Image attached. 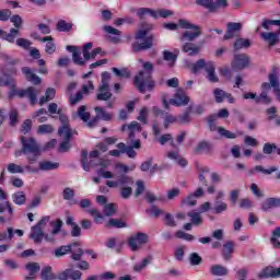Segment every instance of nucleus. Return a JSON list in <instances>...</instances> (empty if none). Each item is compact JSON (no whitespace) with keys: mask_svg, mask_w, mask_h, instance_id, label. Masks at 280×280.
<instances>
[{"mask_svg":"<svg viewBox=\"0 0 280 280\" xmlns=\"http://www.w3.org/2000/svg\"><path fill=\"white\" fill-rule=\"evenodd\" d=\"M78 246V243H72L70 245H62L55 249V257H65L67 253H71L73 247Z\"/></svg>","mask_w":280,"mask_h":280,"instance_id":"33","label":"nucleus"},{"mask_svg":"<svg viewBox=\"0 0 280 280\" xmlns=\"http://www.w3.org/2000/svg\"><path fill=\"white\" fill-rule=\"evenodd\" d=\"M106 226H115V229H126V222L119 219H109Z\"/></svg>","mask_w":280,"mask_h":280,"instance_id":"58","label":"nucleus"},{"mask_svg":"<svg viewBox=\"0 0 280 280\" xmlns=\"http://www.w3.org/2000/svg\"><path fill=\"white\" fill-rule=\"evenodd\" d=\"M279 168L277 166H271L270 168H264L261 165H257L254 168H252L249 172L250 174H255V172H261V174L270 175L273 174V172H277Z\"/></svg>","mask_w":280,"mask_h":280,"instance_id":"40","label":"nucleus"},{"mask_svg":"<svg viewBox=\"0 0 280 280\" xmlns=\"http://www.w3.org/2000/svg\"><path fill=\"white\" fill-rule=\"evenodd\" d=\"M78 117L84 122L89 121L91 119V114L86 112V106L82 105L78 109Z\"/></svg>","mask_w":280,"mask_h":280,"instance_id":"51","label":"nucleus"},{"mask_svg":"<svg viewBox=\"0 0 280 280\" xmlns=\"http://www.w3.org/2000/svg\"><path fill=\"white\" fill-rule=\"evenodd\" d=\"M74 197H75V190L69 187L63 189L62 191L63 200H73Z\"/></svg>","mask_w":280,"mask_h":280,"instance_id":"62","label":"nucleus"},{"mask_svg":"<svg viewBox=\"0 0 280 280\" xmlns=\"http://www.w3.org/2000/svg\"><path fill=\"white\" fill-rule=\"evenodd\" d=\"M67 51H70L72 54V60L74 65H78L79 67H84V58H82V54L78 50V47L75 46H67Z\"/></svg>","mask_w":280,"mask_h":280,"instance_id":"20","label":"nucleus"},{"mask_svg":"<svg viewBox=\"0 0 280 280\" xmlns=\"http://www.w3.org/2000/svg\"><path fill=\"white\" fill-rule=\"evenodd\" d=\"M201 69H205L208 73L207 78L209 82H218V75H215V65L213 61H205V59H199L196 63L192 65L191 71L192 73H198Z\"/></svg>","mask_w":280,"mask_h":280,"instance_id":"7","label":"nucleus"},{"mask_svg":"<svg viewBox=\"0 0 280 280\" xmlns=\"http://www.w3.org/2000/svg\"><path fill=\"white\" fill-rule=\"evenodd\" d=\"M280 277V267H266L258 273V279H277Z\"/></svg>","mask_w":280,"mask_h":280,"instance_id":"17","label":"nucleus"},{"mask_svg":"<svg viewBox=\"0 0 280 280\" xmlns=\"http://www.w3.org/2000/svg\"><path fill=\"white\" fill-rule=\"evenodd\" d=\"M26 270H28V279H34V275H36L37 270H40V265L37 262H31L26 265Z\"/></svg>","mask_w":280,"mask_h":280,"instance_id":"53","label":"nucleus"},{"mask_svg":"<svg viewBox=\"0 0 280 280\" xmlns=\"http://www.w3.org/2000/svg\"><path fill=\"white\" fill-rule=\"evenodd\" d=\"M81 165L84 172H91V167H95V165H100L103 170L110 166V161L108 160H98L97 163L95 161H89V152L86 150L81 151Z\"/></svg>","mask_w":280,"mask_h":280,"instance_id":"9","label":"nucleus"},{"mask_svg":"<svg viewBox=\"0 0 280 280\" xmlns=\"http://www.w3.org/2000/svg\"><path fill=\"white\" fill-rule=\"evenodd\" d=\"M70 253H72V259L74 261H80V259H82V255H84V250H82V247H80V244L78 243L77 246L72 247Z\"/></svg>","mask_w":280,"mask_h":280,"instance_id":"46","label":"nucleus"},{"mask_svg":"<svg viewBox=\"0 0 280 280\" xmlns=\"http://www.w3.org/2000/svg\"><path fill=\"white\" fill-rule=\"evenodd\" d=\"M118 150H120L121 154H127V156H129V159H135V156H137V151H135V149H132V147H126V143L120 142L117 144Z\"/></svg>","mask_w":280,"mask_h":280,"instance_id":"34","label":"nucleus"},{"mask_svg":"<svg viewBox=\"0 0 280 280\" xmlns=\"http://www.w3.org/2000/svg\"><path fill=\"white\" fill-rule=\"evenodd\" d=\"M49 220H51L49 215L43 217L37 224L31 228L28 237L33 240L34 244H43V240H45V228Z\"/></svg>","mask_w":280,"mask_h":280,"instance_id":"5","label":"nucleus"},{"mask_svg":"<svg viewBox=\"0 0 280 280\" xmlns=\"http://www.w3.org/2000/svg\"><path fill=\"white\" fill-rule=\"evenodd\" d=\"M235 250V243L233 241H229L223 244L222 256L225 261L231 259V254Z\"/></svg>","mask_w":280,"mask_h":280,"instance_id":"29","label":"nucleus"},{"mask_svg":"<svg viewBox=\"0 0 280 280\" xmlns=\"http://www.w3.org/2000/svg\"><path fill=\"white\" fill-rule=\"evenodd\" d=\"M142 67L144 70L140 71L139 75L135 78V84L140 93H145V91H152L154 89V81L152 80L154 66L152 62L145 61Z\"/></svg>","mask_w":280,"mask_h":280,"instance_id":"2","label":"nucleus"},{"mask_svg":"<svg viewBox=\"0 0 280 280\" xmlns=\"http://www.w3.org/2000/svg\"><path fill=\"white\" fill-rule=\"evenodd\" d=\"M38 124H45L47 121V109L40 108L37 112L34 113L33 119H36Z\"/></svg>","mask_w":280,"mask_h":280,"instance_id":"43","label":"nucleus"},{"mask_svg":"<svg viewBox=\"0 0 280 280\" xmlns=\"http://www.w3.org/2000/svg\"><path fill=\"white\" fill-rule=\"evenodd\" d=\"M167 141H171L172 148H177L176 143H174V140H172V135L170 133L162 135L159 139V143H161V145H165Z\"/></svg>","mask_w":280,"mask_h":280,"instance_id":"60","label":"nucleus"},{"mask_svg":"<svg viewBox=\"0 0 280 280\" xmlns=\"http://www.w3.org/2000/svg\"><path fill=\"white\" fill-rule=\"evenodd\" d=\"M272 100L268 97V92L262 91L259 96L256 97V104H271Z\"/></svg>","mask_w":280,"mask_h":280,"instance_id":"52","label":"nucleus"},{"mask_svg":"<svg viewBox=\"0 0 280 280\" xmlns=\"http://www.w3.org/2000/svg\"><path fill=\"white\" fill-rule=\"evenodd\" d=\"M22 143V154L26 156L30 165H34L38 158L40 156V145L36 143L34 138H21Z\"/></svg>","mask_w":280,"mask_h":280,"instance_id":"4","label":"nucleus"},{"mask_svg":"<svg viewBox=\"0 0 280 280\" xmlns=\"http://www.w3.org/2000/svg\"><path fill=\"white\" fill-rule=\"evenodd\" d=\"M5 217H0V222H8V220H12V215H14V209H12V205L10 201H4L0 203V213H5Z\"/></svg>","mask_w":280,"mask_h":280,"instance_id":"18","label":"nucleus"},{"mask_svg":"<svg viewBox=\"0 0 280 280\" xmlns=\"http://www.w3.org/2000/svg\"><path fill=\"white\" fill-rule=\"evenodd\" d=\"M58 135L65 139V141H62L59 145V152H69V150H71V136L78 135V132L72 131L69 127H62L59 128Z\"/></svg>","mask_w":280,"mask_h":280,"instance_id":"11","label":"nucleus"},{"mask_svg":"<svg viewBox=\"0 0 280 280\" xmlns=\"http://www.w3.org/2000/svg\"><path fill=\"white\" fill-rule=\"evenodd\" d=\"M37 40H40V43H46L45 51L49 56L56 54V43H54V37L46 36V37H37Z\"/></svg>","mask_w":280,"mask_h":280,"instance_id":"21","label":"nucleus"},{"mask_svg":"<svg viewBox=\"0 0 280 280\" xmlns=\"http://www.w3.org/2000/svg\"><path fill=\"white\" fill-rule=\"evenodd\" d=\"M226 92H224L223 90L220 89H215L214 90V97H215V102L218 104H222V102H224V97H226Z\"/></svg>","mask_w":280,"mask_h":280,"instance_id":"63","label":"nucleus"},{"mask_svg":"<svg viewBox=\"0 0 280 280\" xmlns=\"http://www.w3.org/2000/svg\"><path fill=\"white\" fill-rule=\"evenodd\" d=\"M163 104L166 109L170 108V104L173 106H187V104H189V96H187L185 90L178 89L174 95V98H171L170 102L163 97Z\"/></svg>","mask_w":280,"mask_h":280,"instance_id":"10","label":"nucleus"},{"mask_svg":"<svg viewBox=\"0 0 280 280\" xmlns=\"http://www.w3.org/2000/svg\"><path fill=\"white\" fill-rule=\"evenodd\" d=\"M250 47V40L246 38H237L234 43V50L240 51V49H248Z\"/></svg>","mask_w":280,"mask_h":280,"instance_id":"39","label":"nucleus"},{"mask_svg":"<svg viewBox=\"0 0 280 280\" xmlns=\"http://www.w3.org/2000/svg\"><path fill=\"white\" fill-rule=\"evenodd\" d=\"M262 40L269 44V47H275L279 43V35L278 33H268L264 32L260 34Z\"/></svg>","mask_w":280,"mask_h":280,"instance_id":"26","label":"nucleus"},{"mask_svg":"<svg viewBox=\"0 0 280 280\" xmlns=\"http://www.w3.org/2000/svg\"><path fill=\"white\" fill-rule=\"evenodd\" d=\"M187 215L190 218L192 226H200V224H202V214L198 210H191Z\"/></svg>","mask_w":280,"mask_h":280,"instance_id":"32","label":"nucleus"},{"mask_svg":"<svg viewBox=\"0 0 280 280\" xmlns=\"http://www.w3.org/2000/svg\"><path fill=\"white\" fill-rule=\"evenodd\" d=\"M210 272L214 277H226V275H229V269L222 265H213L210 269Z\"/></svg>","mask_w":280,"mask_h":280,"instance_id":"35","label":"nucleus"},{"mask_svg":"<svg viewBox=\"0 0 280 280\" xmlns=\"http://www.w3.org/2000/svg\"><path fill=\"white\" fill-rule=\"evenodd\" d=\"M16 83L13 82V86H10L9 97L12 98L18 95V97H28L32 106L36 104V97H38V90L31 86L26 90H16Z\"/></svg>","mask_w":280,"mask_h":280,"instance_id":"8","label":"nucleus"},{"mask_svg":"<svg viewBox=\"0 0 280 280\" xmlns=\"http://www.w3.org/2000/svg\"><path fill=\"white\" fill-rule=\"evenodd\" d=\"M104 213L107 217L115 215V213H117V205H115V203H106L104 206Z\"/></svg>","mask_w":280,"mask_h":280,"instance_id":"57","label":"nucleus"},{"mask_svg":"<svg viewBox=\"0 0 280 280\" xmlns=\"http://www.w3.org/2000/svg\"><path fill=\"white\" fill-rule=\"evenodd\" d=\"M132 185H135V179L128 175H120L117 180L106 182V186L110 189L120 187V196L124 200H128L132 196Z\"/></svg>","mask_w":280,"mask_h":280,"instance_id":"3","label":"nucleus"},{"mask_svg":"<svg viewBox=\"0 0 280 280\" xmlns=\"http://www.w3.org/2000/svg\"><path fill=\"white\" fill-rule=\"evenodd\" d=\"M22 73L26 75V80L28 82H32V84H40L42 82L40 78L36 75V73H34L31 68L28 67L22 68Z\"/></svg>","mask_w":280,"mask_h":280,"instance_id":"30","label":"nucleus"},{"mask_svg":"<svg viewBox=\"0 0 280 280\" xmlns=\"http://www.w3.org/2000/svg\"><path fill=\"white\" fill-rule=\"evenodd\" d=\"M91 49H93V43H86L85 45H83L82 54H83L84 65H86V60H93L97 58L100 54H102L101 47L94 48L92 51Z\"/></svg>","mask_w":280,"mask_h":280,"instance_id":"15","label":"nucleus"},{"mask_svg":"<svg viewBox=\"0 0 280 280\" xmlns=\"http://www.w3.org/2000/svg\"><path fill=\"white\" fill-rule=\"evenodd\" d=\"M56 97V89L48 88L45 92V95L39 98V106H43V104H47V102H51Z\"/></svg>","mask_w":280,"mask_h":280,"instance_id":"36","label":"nucleus"},{"mask_svg":"<svg viewBox=\"0 0 280 280\" xmlns=\"http://www.w3.org/2000/svg\"><path fill=\"white\" fill-rule=\"evenodd\" d=\"M279 237H280V228H276L272 231V235H271V238H270V242H271L273 248H280Z\"/></svg>","mask_w":280,"mask_h":280,"instance_id":"48","label":"nucleus"},{"mask_svg":"<svg viewBox=\"0 0 280 280\" xmlns=\"http://www.w3.org/2000/svg\"><path fill=\"white\" fill-rule=\"evenodd\" d=\"M175 237H177V240H185V242H194V240H196V236L179 230L175 233Z\"/></svg>","mask_w":280,"mask_h":280,"instance_id":"47","label":"nucleus"},{"mask_svg":"<svg viewBox=\"0 0 280 280\" xmlns=\"http://www.w3.org/2000/svg\"><path fill=\"white\" fill-rule=\"evenodd\" d=\"M109 85H100V93L96 95L98 102H108L110 97H113V93H110Z\"/></svg>","mask_w":280,"mask_h":280,"instance_id":"28","label":"nucleus"},{"mask_svg":"<svg viewBox=\"0 0 280 280\" xmlns=\"http://www.w3.org/2000/svg\"><path fill=\"white\" fill-rule=\"evenodd\" d=\"M88 213H90V215H93L94 222H96V224H102V220H104V215H102V213H100L97 209L95 208L89 209Z\"/></svg>","mask_w":280,"mask_h":280,"instance_id":"55","label":"nucleus"},{"mask_svg":"<svg viewBox=\"0 0 280 280\" xmlns=\"http://www.w3.org/2000/svg\"><path fill=\"white\" fill-rule=\"evenodd\" d=\"M213 152V144L207 141H201L195 148V154H211Z\"/></svg>","mask_w":280,"mask_h":280,"instance_id":"23","label":"nucleus"},{"mask_svg":"<svg viewBox=\"0 0 280 280\" xmlns=\"http://www.w3.org/2000/svg\"><path fill=\"white\" fill-rule=\"evenodd\" d=\"M205 174H209V167L207 166L199 168V183L203 187H207L208 182H207V177H205Z\"/></svg>","mask_w":280,"mask_h":280,"instance_id":"56","label":"nucleus"},{"mask_svg":"<svg viewBox=\"0 0 280 280\" xmlns=\"http://www.w3.org/2000/svg\"><path fill=\"white\" fill-rule=\"evenodd\" d=\"M164 27L171 32H175V30H178V27L182 30H188L182 34V40H187L189 43H194L196 38H200V36H202V28L199 25L190 23L189 20L185 19L178 20L177 24L166 23L164 24Z\"/></svg>","mask_w":280,"mask_h":280,"instance_id":"1","label":"nucleus"},{"mask_svg":"<svg viewBox=\"0 0 280 280\" xmlns=\"http://www.w3.org/2000/svg\"><path fill=\"white\" fill-rule=\"evenodd\" d=\"M152 261H154V257L152 255L144 257L140 262L133 266L135 272H143Z\"/></svg>","mask_w":280,"mask_h":280,"instance_id":"25","label":"nucleus"},{"mask_svg":"<svg viewBox=\"0 0 280 280\" xmlns=\"http://www.w3.org/2000/svg\"><path fill=\"white\" fill-rule=\"evenodd\" d=\"M16 36H19V30L11 28L9 33L4 31V36L2 37V40H7V43H15Z\"/></svg>","mask_w":280,"mask_h":280,"instance_id":"42","label":"nucleus"},{"mask_svg":"<svg viewBox=\"0 0 280 280\" xmlns=\"http://www.w3.org/2000/svg\"><path fill=\"white\" fill-rule=\"evenodd\" d=\"M182 51H184V54H188V56H198L200 54V46L188 42L183 45Z\"/></svg>","mask_w":280,"mask_h":280,"instance_id":"24","label":"nucleus"},{"mask_svg":"<svg viewBox=\"0 0 280 280\" xmlns=\"http://www.w3.org/2000/svg\"><path fill=\"white\" fill-rule=\"evenodd\" d=\"M279 207H280V198L279 197L267 198L261 203V210L262 211H270L271 209H277Z\"/></svg>","mask_w":280,"mask_h":280,"instance_id":"22","label":"nucleus"},{"mask_svg":"<svg viewBox=\"0 0 280 280\" xmlns=\"http://www.w3.org/2000/svg\"><path fill=\"white\" fill-rule=\"evenodd\" d=\"M12 200L14 205H18L19 207L25 205V201L27 200V197L23 191H18L12 195Z\"/></svg>","mask_w":280,"mask_h":280,"instance_id":"41","label":"nucleus"},{"mask_svg":"<svg viewBox=\"0 0 280 280\" xmlns=\"http://www.w3.org/2000/svg\"><path fill=\"white\" fill-rule=\"evenodd\" d=\"M238 32H242V23L229 22L226 24V33L223 36L224 40H231V38H235Z\"/></svg>","mask_w":280,"mask_h":280,"instance_id":"16","label":"nucleus"},{"mask_svg":"<svg viewBox=\"0 0 280 280\" xmlns=\"http://www.w3.org/2000/svg\"><path fill=\"white\" fill-rule=\"evenodd\" d=\"M103 30H104V32H106V34H110L112 36H114L110 38L112 43L117 44V43H119V40H121V38L119 37V36H121V31H119L110 25H105L103 27Z\"/></svg>","mask_w":280,"mask_h":280,"instance_id":"31","label":"nucleus"},{"mask_svg":"<svg viewBox=\"0 0 280 280\" xmlns=\"http://www.w3.org/2000/svg\"><path fill=\"white\" fill-rule=\"evenodd\" d=\"M218 133L224 139H237V133H233V131H229L223 127H218Z\"/></svg>","mask_w":280,"mask_h":280,"instance_id":"50","label":"nucleus"},{"mask_svg":"<svg viewBox=\"0 0 280 280\" xmlns=\"http://www.w3.org/2000/svg\"><path fill=\"white\" fill-rule=\"evenodd\" d=\"M128 130H129V139H135V132H141L143 128H141V125L139 122L132 121L128 126Z\"/></svg>","mask_w":280,"mask_h":280,"instance_id":"45","label":"nucleus"},{"mask_svg":"<svg viewBox=\"0 0 280 280\" xmlns=\"http://www.w3.org/2000/svg\"><path fill=\"white\" fill-rule=\"evenodd\" d=\"M197 5H201L209 10V12H218L220 8H228L229 2L226 0H196Z\"/></svg>","mask_w":280,"mask_h":280,"instance_id":"12","label":"nucleus"},{"mask_svg":"<svg viewBox=\"0 0 280 280\" xmlns=\"http://www.w3.org/2000/svg\"><path fill=\"white\" fill-rule=\"evenodd\" d=\"M248 62H249L248 56L244 54L235 55L232 67L234 69H246V67H248Z\"/></svg>","mask_w":280,"mask_h":280,"instance_id":"19","label":"nucleus"},{"mask_svg":"<svg viewBox=\"0 0 280 280\" xmlns=\"http://www.w3.org/2000/svg\"><path fill=\"white\" fill-rule=\"evenodd\" d=\"M40 172H52L54 170H58L60 167V163L51 162V161H40L38 163Z\"/></svg>","mask_w":280,"mask_h":280,"instance_id":"27","label":"nucleus"},{"mask_svg":"<svg viewBox=\"0 0 280 280\" xmlns=\"http://www.w3.org/2000/svg\"><path fill=\"white\" fill-rule=\"evenodd\" d=\"M40 277L43 280H56V275L51 271V267L47 266L42 269Z\"/></svg>","mask_w":280,"mask_h":280,"instance_id":"44","label":"nucleus"},{"mask_svg":"<svg viewBox=\"0 0 280 280\" xmlns=\"http://www.w3.org/2000/svg\"><path fill=\"white\" fill-rule=\"evenodd\" d=\"M147 213L151 218H159V215L163 213V210L159 209L156 206H151L149 209H147Z\"/></svg>","mask_w":280,"mask_h":280,"instance_id":"61","label":"nucleus"},{"mask_svg":"<svg viewBox=\"0 0 280 280\" xmlns=\"http://www.w3.org/2000/svg\"><path fill=\"white\" fill-rule=\"evenodd\" d=\"M7 170L10 174H25V168H23V166L15 163H10Z\"/></svg>","mask_w":280,"mask_h":280,"instance_id":"49","label":"nucleus"},{"mask_svg":"<svg viewBox=\"0 0 280 280\" xmlns=\"http://www.w3.org/2000/svg\"><path fill=\"white\" fill-rule=\"evenodd\" d=\"M226 209H229V205H226V202H224V201H215L214 202V207H213L214 213H224V211H226Z\"/></svg>","mask_w":280,"mask_h":280,"instance_id":"54","label":"nucleus"},{"mask_svg":"<svg viewBox=\"0 0 280 280\" xmlns=\"http://www.w3.org/2000/svg\"><path fill=\"white\" fill-rule=\"evenodd\" d=\"M57 32H71L73 30V23L67 22L65 20H59L56 24Z\"/></svg>","mask_w":280,"mask_h":280,"instance_id":"37","label":"nucleus"},{"mask_svg":"<svg viewBox=\"0 0 280 280\" xmlns=\"http://www.w3.org/2000/svg\"><path fill=\"white\" fill-rule=\"evenodd\" d=\"M143 244H148V234L138 232L128 240V245L131 250H139Z\"/></svg>","mask_w":280,"mask_h":280,"instance_id":"13","label":"nucleus"},{"mask_svg":"<svg viewBox=\"0 0 280 280\" xmlns=\"http://www.w3.org/2000/svg\"><path fill=\"white\" fill-rule=\"evenodd\" d=\"M270 25H277L280 27V20H265L261 23V27H264V30H270Z\"/></svg>","mask_w":280,"mask_h":280,"instance_id":"64","label":"nucleus"},{"mask_svg":"<svg viewBox=\"0 0 280 280\" xmlns=\"http://www.w3.org/2000/svg\"><path fill=\"white\" fill-rule=\"evenodd\" d=\"M94 110L96 113V117L88 122L89 128L97 126L100 119H102L103 121H110V119H113V114L105 112V109L102 107H95Z\"/></svg>","mask_w":280,"mask_h":280,"instance_id":"14","label":"nucleus"},{"mask_svg":"<svg viewBox=\"0 0 280 280\" xmlns=\"http://www.w3.org/2000/svg\"><path fill=\"white\" fill-rule=\"evenodd\" d=\"M148 36V30H140L136 33V40H143V43L136 42L132 45L133 51H147V49H152L154 43L153 36Z\"/></svg>","mask_w":280,"mask_h":280,"instance_id":"6","label":"nucleus"},{"mask_svg":"<svg viewBox=\"0 0 280 280\" xmlns=\"http://www.w3.org/2000/svg\"><path fill=\"white\" fill-rule=\"evenodd\" d=\"M137 15L139 19H145V16H152V19L156 18V10H152L150 8H140L137 10Z\"/></svg>","mask_w":280,"mask_h":280,"instance_id":"38","label":"nucleus"},{"mask_svg":"<svg viewBox=\"0 0 280 280\" xmlns=\"http://www.w3.org/2000/svg\"><path fill=\"white\" fill-rule=\"evenodd\" d=\"M174 257L177 259V261H183V258L185 257V246L179 245L174 250Z\"/></svg>","mask_w":280,"mask_h":280,"instance_id":"59","label":"nucleus"}]
</instances>
